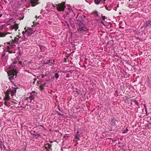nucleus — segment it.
Wrapping results in <instances>:
<instances>
[{
	"label": "nucleus",
	"mask_w": 151,
	"mask_h": 151,
	"mask_svg": "<svg viewBox=\"0 0 151 151\" xmlns=\"http://www.w3.org/2000/svg\"><path fill=\"white\" fill-rule=\"evenodd\" d=\"M16 92V89L14 88L12 91L8 90L5 93V96L4 97V99L5 101V105L9 106L11 104H12V102H10V101H11V98H10L9 95L10 94L12 98H13V96L15 95Z\"/></svg>",
	"instance_id": "f257e3e1"
},
{
	"label": "nucleus",
	"mask_w": 151,
	"mask_h": 151,
	"mask_svg": "<svg viewBox=\"0 0 151 151\" xmlns=\"http://www.w3.org/2000/svg\"><path fill=\"white\" fill-rule=\"evenodd\" d=\"M18 58H16L14 59V60L13 61V62L8 68V69L11 71V73L13 74H17L18 73L17 69V68L14 65V64H16L18 61Z\"/></svg>",
	"instance_id": "f03ea898"
},
{
	"label": "nucleus",
	"mask_w": 151,
	"mask_h": 151,
	"mask_svg": "<svg viewBox=\"0 0 151 151\" xmlns=\"http://www.w3.org/2000/svg\"><path fill=\"white\" fill-rule=\"evenodd\" d=\"M76 24L78 25V28L77 30L80 33L85 32L88 30L87 27L81 21L77 20L76 22Z\"/></svg>",
	"instance_id": "7ed1b4c3"
},
{
	"label": "nucleus",
	"mask_w": 151,
	"mask_h": 151,
	"mask_svg": "<svg viewBox=\"0 0 151 151\" xmlns=\"http://www.w3.org/2000/svg\"><path fill=\"white\" fill-rule=\"evenodd\" d=\"M24 29L25 30V31L24 32L23 31L22 32V33L24 37H26V36H29L31 35L34 32V31L31 28L28 27L27 29H26V27L24 28Z\"/></svg>",
	"instance_id": "20e7f679"
},
{
	"label": "nucleus",
	"mask_w": 151,
	"mask_h": 151,
	"mask_svg": "<svg viewBox=\"0 0 151 151\" xmlns=\"http://www.w3.org/2000/svg\"><path fill=\"white\" fill-rule=\"evenodd\" d=\"M57 6V10L60 11H63L65 7V2H63L60 4H58Z\"/></svg>",
	"instance_id": "39448f33"
},
{
	"label": "nucleus",
	"mask_w": 151,
	"mask_h": 151,
	"mask_svg": "<svg viewBox=\"0 0 151 151\" xmlns=\"http://www.w3.org/2000/svg\"><path fill=\"white\" fill-rule=\"evenodd\" d=\"M55 6L52 3H48L47 4L46 8L48 11H50L53 9L54 7Z\"/></svg>",
	"instance_id": "423d86ee"
},
{
	"label": "nucleus",
	"mask_w": 151,
	"mask_h": 151,
	"mask_svg": "<svg viewBox=\"0 0 151 151\" xmlns=\"http://www.w3.org/2000/svg\"><path fill=\"white\" fill-rule=\"evenodd\" d=\"M90 85H89L88 83H87V85H88V86L89 88L91 90H92L96 86V83H93V81L91 80L90 81Z\"/></svg>",
	"instance_id": "0eeeda50"
},
{
	"label": "nucleus",
	"mask_w": 151,
	"mask_h": 151,
	"mask_svg": "<svg viewBox=\"0 0 151 151\" xmlns=\"http://www.w3.org/2000/svg\"><path fill=\"white\" fill-rule=\"evenodd\" d=\"M29 1L32 6H35L39 3L38 2L39 0H29Z\"/></svg>",
	"instance_id": "6e6552de"
},
{
	"label": "nucleus",
	"mask_w": 151,
	"mask_h": 151,
	"mask_svg": "<svg viewBox=\"0 0 151 151\" xmlns=\"http://www.w3.org/2000/svg\"><path fill=\"white\" fill-rule=\"evenodd\" d=\"M7 72V73L8 75H11L9 77V79L10 81L13 80L14 78V76L15 75H16L17 74H13L11 73V71L8 69V68H7V70L6 71Z\"/></svg>",
	"instance_id": "1a4fd4ad"
},
{
	"label": "nucleus",
	"mask_w": 151,
	"mask_h": 151,
	"mask_svg": "<svg viewBox=\"0 0 151 151\" xmlns=\"http://www.w3.org/2000/svg\"><path fill=\"white\" fill-rule=\"evenodd\" d=\"M68 12H67V14H70L72 16L74 17L75 15V14L72 9L70 7H69L68 8Z\"/></svg>",
	"instance_id": "9d476101"
},
{
	"label": "nucleus",
	"mask_w": 151,
	"mask_h": 151,
	"mask_svg": "<svg viewBox=\"0 0 151 151\" xmlns=\"http://www.w3.org/2000/svg\"><path fill=\"white\" fill-rule=\"evenodd\" d=\"M111 120L110 124L112 127H115L117 125V124L116 123V119L114 117H113L111 118Z\"/></svg>",
	"instance_id": "9b49d317"
},
{
	"label": "nucleus",
	"mask_w": 151,
	"mask_h": 151,
	"mask_svg": "<svg viewBox=\"0 0 151 151\" xmlns=\"http://www.w3.org/2000/svg\"><path fill=\"white\" fill-rule=\"evenodd\" d=\"M35 95V91H33L30 93V95L29 97L30 102L34 100V97Z\"/></svg>",
	"instance_id": "f8f14e48"
},
{
	"label": "nucleus",
	"mask_w": 151,
	"mask_h": 151,
	"mask_svg": "<svg viewBox=\"0 0 151 151\" xmlns=\"http://www.w3.org/2000/svg\"><path fill=\"white\" fill-rule=\"evenodd\" d=\"M151 25V20H149L147 21H146L145 23L144 26L145 27H147L148 26L150 25Z\"/></svg>",
	"instance_id": "ddd939ff"
},
{
	"label": "nucleus",
	"mask_w": 151,
	"mask_h": 151,
	"mask_svg": "<svg viewBox=\"0 0 151 151\" xmlns=\"http://www.w3.org/2000/svg\"><path fill=\"white\" fill-rule=\"evenodd\" d=\"M51 145L47 143L45 144V147L46 149L47 150L48 149H50L51 148Z\"/></svg>",
	"instance_id": "4468645a"
},
{
	"label": "nucleus",
	"mask_w": 151,
	"mask_h": 151,
	"mask_svg": "<svg viewBox=\"0 0 151 151\" xmlns=\"http://www.w3.org/2000/svg\"><path fill=\"white\" fill-rule=\"evenodd\" d=\"M19 40V38L17 37H15L14 40H13V42H14L15 44H17L18 43Z\"/></svg>",
	"instance_id": "2eb2a0df"
},
{
	"label": "nucleus",
	"mask_w": 151,
	"mask_h": 151,
	"mask_svg": "<svg viewBox=\"0 0 151 151\" xmlns=\"http://www.w3.org/2000/svg\"><path fill=\"white\" fill-rule=\"evenodd\" d=\"M26 61H24V62L23 63H22V62L21 61H19V64L22 65V67H24V65H25V64H26Z\"/></svg>",
	"instance_id": "dca6fc26"
},
{
	"label": "nucleus",
	"mask_w": 151,
	"mask_h": 151,
	"mask_svg": "<svg viewBox=\"0 0 151 151\" xmlns=\"http://www.w3.org/2000/svg\"><path fill=\"white\" fill-rule=\"evenodd\" d=\"M7 43L8 45L7 46V47H6V48L8 49H10L11 47V46L10 45V43L9 42H7Z\"/></svg>",
	"instance_id": "f3484780"
},
{
	"label": "nucleus",
	"mask_w": 151,
	"mask_h": 151,
	"mask_svg": "<svg viewBox=\"0 0 151 151\" xmlns=\"http://www.w3.org/2000/svg\"><path fill=\"white\" fill-rule=\"evenodd\" d=\"M94 1L96 4H99L100 3V1L99 0H94Z\"/></svg>",
	"instance_id": "a211bd4d"
},
{
	"label": "nucleus",
	"mask_w": 151,
	"mask_h": 151,
	"mask_svg": "<svg viewBox=\"0 0 151 151\" xmlns=\"http://www.w3.org/2000/svg\"><path fill=\"white\" fill-rule=\"evenodd\" d=\"M128 131V129H127V128L125 130L123 129V130H122V133L123 134H124V133H126Z\"/></svg>",
	"instance_id": "6ab92c4d"
},
{
	"label": "nucleus",
	"mask_w": 151,
	"mask_h": 151,
	"mask_svg": "<svg viewBox=\"0 0 151 151\" xmlns=\"http://www.w3.org/2000/svg\"><path fill=\"white\" fill-rule=\"evenodd\" d=\"M55 77L57 79L59 78V75L58 73H55Z\"/></svg>",
	"instance_id": "aec40b11"
},
{
	"label": "nucleus",
	"mask_w": 151,
	"mask_h": 151,
	"mask_svg": "<svg viewBox=\"0 0 151 151\" xmlns=\"http://www.w3.org/2000/svg\"><path fill=\"white\" fill-rule=\"evenodd\" d=\"M134 102L136 105L137 106L139 105V103L137 100H134Z\"/></svg>",
	"instance_id": "412c9836"
},
{
	"label": "nucleus",
	"mask_w": 151,
	"mask_h": 151,
	"mask_svg": "<svg viewBox=\"0 0 151 151\" xmlns=\"http://www.w3.org/2000/svg\"><path fill=\"white\" fill-rule=\"evenodd\" d=\"M40 88L41 91L42 90L44 89V87L42 86H40Z\"/></svg>",
	"instance_id": "4be33fe9"
},
{
	"label": "nucleus",
	"mask_w": 151,
	"mask_h": 151,
	"mask_svg": "<svg viewBox=\"0 0 151 151\" xmlns=\"http://www.w3.org/2000/svg\"><path fill=\"white\" fill-rule=\"evenodd\" d=\"M79 135H76L75 137V138L78 140L79 139Z\"/></svg>",
	"instance_id": "5701e85b"
},
{
	"label": "nucleus",
	"mask_w": 151,
	"mask_h": 151,
	"mask_svg": "<svg viewBox=\"0 0 151 151\" xmlns=\"http://www.w3.org/2000/svg\"><path fill=\"white\" fill-rule=\"evenodd\" d=\"M102 19L104 21L106 19V17L104 16H103L102 17Z\"/></svg>",
	"instance_id": "b1692460"
},
{
	"label": "nucleus",
	"mask_w": 151,
	"mask_h": 151,
	"mask_svg": "<svg viewBox=\"0 0 151 151\" xmlns=\"http://www.w3.org/2000/svg\"><path fill=\"white\" fill-rule=\"evenodd\" d=\"M58 115H60V116H63V114H60V113H58Z\"/></svg>",
	"instance_id": "393cba45"
},
{
	"label": "nucleus",
	"mask_w": 151,
	"mask_h": 151,
	"mask_svg": "<svg viewBox=\"0 0 151 151\" xmlns=\"http://www.w3.org/2000/svg\"><path fill=\"white\" fill-rule=\"evenodd\" d=\"M5 54L4 53H3L2 55V57H3V56H5Z\"/></svg>",
	"instance_id": "a878e982"
},
{
	"label": "nucleus",
	"mask_w": 151,
	"mask_h": 151,
	"mask_svg": "<svg viewBox=\"0 0 151 151\" xmlns=\"http://www.w3.org/2000/svg\"><path fill=\"white\" fill-rule=\"evenodd\" d=\"M78 134H79V132H78V131L77 132V134L76 135H78Z\"/></svg>",
	"instance_id": "bb28decb"
},
{
	"label": "nucleus",
	"mask_w": 151,
	"mask_h": 151,
	"mask_svg": "<svg viewBox=\"0 0 151 151\" xmlns=\"http://www.w3.org/2000/svg\"><path fill=\"white\" fill-rule=\"evenodd\" d=\"M2 15H3L2 14H0V18H1L2 16Z\"/></svg>",
	"instance_id": "cd10ccee"
},
{
	"label": "nucleus",
	"mask_w": 151,
	"mask_h": 151,
	"mask_svg": "<svg viewBox=\"0 0 151 151\" xmlns=\"http://www.w3.org/2000/svg\"><path fill=\"white\" fill-rule=\"evenodd\" d=\"M101 23L103 24L104 25V22H101Z\"/></svg>",
	"instance_id": "c85d7f7f"
},
{
	"label": "nucleus",
	"mask_w": 151,
	"mask_h": 151,
	"mask_svg": "<svg viewBox=\"0 0 151 151\" xmlns=\"http://www.w3.org/2000/svg\"><path fill=\"white\" fill-rule=\"evenodd\" d=\"M119 27L120 28H124L123 27H122L121 26H120V25L119 26Z\"/></svg>",
	"instance_id": "c756f323"
},
{
	"label": "nucleus",
	"mask_w": 151,
	"mask_h": 151,
	"mask_svg": "<svg viewBox=\"0 0 151 151\" xmlns=\"http://www.w3.org/2000/svg\"><path fill=\"white\" fill-rule=\"evenodd\" d=\"M78 14H78H78L77 16V17H76V18H77V17H78Z\"/></svg>",
	"instance_id": "7c9ffc66"
},
{
	"label": "nucleus",
	"mask_w": 151,
	"mask_h": 151,
	"mask_svg": "<svg viewBox=\"0 0 151 151\" xmlns=\"http://www.w3.org/2000/svg\"><path fill=\"white\" fill-rule=\"evenodd\" d=\"M105 8H106V9L107 10H108V8H107V7H106Z\"/></svg>",
	"instance_id": "2f4dec72"
},
{
	"label": "nucleus",
	"mask_w": 151,
	"mask_h": 151,
	"mask_svg": "<svg viewBox=\"0 0 151 151\" xmlns=\"http://www.w3.org/2000/svg\"><path fill=\"white\" fill-rule=\"evenodd\" d=\"M131 105H132V102H131Z\"/></svg>",
	"instance_id": "473e14b6"
},
{
	"label": "nucleus",
	"mask_w": 151,
	"mask_h": 151,
	"mask_svg": "<svg viewBox=\"0 0 151 151\" xmlns=\"http://www.w3.org/2000/svg\"><path fill=\"white\" fill-rule=\"evenodd\" d=\"M25 71H27V72H29L28 71H27V70H25Z\"/></svg>",
	"instance_id": "72a5a7b5"
},
{
	"label": "nucleus",
	"mask_w": 151,
	"mask_h": 151,
	"mask_svg": "<svg viewBox=\"0 0 151 151\" xmlns=\"http://www.w3.org/2000/svg\"><path fill=\"white\" fill-rule=\"evenodd\" d=\"M8 1H10V0H8Z\"/></svg>",
	"instance_id": "f704fd0d"
}]
</instances>
